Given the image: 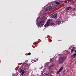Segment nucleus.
<instances>
[{"mask_svg": "<svg viewBox=\"0 0 76 76\" xmlns=\"http://www.w3.org/2000/svg\"><path fill=\"white\" fill-rule=\"evenodd\" d=\"M58 25H59L61 23V22L60 21H59L58 22Z\"/></svg>", "mask_w": 76, "mask_h": 76, "instance_id": "f3484780", "label": "nucleus"}, {"mask_svg": "<svg viewBox=\"0 0 76 76\" xmlns=\"http://www.w3.org/2000/svg\"><path fill=\"white\" fill-rule=\"evenodd\" d=\"M73 0H70V1H73Z\"/></svg>", "mask_w": 76, "mask_h": 76, "instance_id": "a878e982", "label": "nucleus"}, {"mask_svg": "<svg viewBox=\"0 0 76 76\" xmlns=\"http://www.w3.org/2000/svg\"><path fill=\"white\" fill-rule=\"evenodd\" d=\"M19 72L20 73H21L22 74V73L23 72V69H21L20 70Z\"/></svg>", "mask_w": 76, "mask_h": 76, "instance_id": "9b49d317", "label": "nucleus"}, {"mask_svg": "<svg viewBox=\"0 0 76 76\" xmlns=\"http://www.w3.org/2000/svg\"><path fill=\"white\" fill-rule=\"evenodd\" d=\"M28 56H30V55H31V53L29 52L28 53Z\"/></svg>", "mask_w": 76, "mask_h": 76, "instance_id": "a211bd4d", "label": "nucleus"}, {"mask_svg": "<svg viewBox=\"0 0 76 76\" xmlns=\"http://www.w3.org/2000/svg\"><path fill=\"white\" fill-rule=\"evenodd\" d=\"M34 62H36V60H34Z\"/></svg>", "mask_w": 76, "mask_h": 76, "instance_id": "393cba45", "label": "nucleus"}, {"mask_svg": "<svg viewBox=\"0 0 76 76\" xmlns=\"http://www.w3.org/2000/svg\"><path fill=\"white\" fill-rule=\"evenodd\" d=\"M54 23H52L50 25V26H53V25L54 26Z\"/></svg>", "mask_w": 76, "mask_h": 76, "instance_id": "dca6fc26", "label": "nucleus"}, {"mask_svg": "<svg viewBox=\"0 0 76 76\" xmlns=\"http://www.w3.org/2000/svg\"><path fill=\"white\" fill-rule=\"evenodd\" d=\"M54 60V58L51 59L50 60V62H52L53 63V60Z\"/></svg>", "mask_w": 76, "mask_h": 76, "instance_id": "2eb2a0df", "label": "nucleus"}, {"mask_svg": "<svg viewBox=\"0 0 76 76\" xmlns=\"http://www.w3.org/2000/svg\"><path fill=\"white\" fill-rule=\"evenodd\" d=\"M61 41V40H58V41Z\"/></svg>", "mask_w": 76, "mask_h": 76, "instance_id": "b1692460", "label": "nucleus"}, {"mask_svg": "<svg viewBox=\"0 0 76 76\" xmlns=\"http://www.w3.org/2000/svg\"><path fill=\"white\" fill-rule=\"evenodd\" d=\"M55 3L56 4H57V5H60V3L57 2V1H56L55 2Z\"/></svg>", "mask_w": 76, "mask_h": 76, "instance_id": "ddd939ff", "label": "nucleus"}, {"mask_svg": "<svg viewBox=\"0 0 76 76\" xmlns=\"http://www.w3.org/2000/svg\"><path fill=\"white\" fill-rule=\"evenodd\" d=\"M36 24H37V23H36Z\"/></svg>", "mask_w": 76, "mask_h": 76, "instance_id": "cd10ccee", "label": "nucleus"}, {"mask_svg": "<svg viewBox=\"0 0 76 76\" xmlns=\"http://www.w3.org/2000/svg\"><path fill=\"white\" fill-rule=\"evenodd\" d=\"M54 66V64L53 63H50V66H49V69H51L52 67H53Z\"/></svg>", "mask_w": 76, "mask_h": 76, "instance_id": "423d86ee", "label": "nucleus"}, {"mask_svg": "<svg viewBox=\"0 0 76 76\" xmlns=\"http://www.w3.org/2000/svg\"><path fill=\"white\" fill-rule=\"evenodd\" d=\"M66 59V57L64 56H62L60 57L58 63L60 64H61L64 61H65Z\"/></svg>", "mask_w": 76, "mask_h": 76, "instance_id": "f257e3e1", "label": "nucleus"}, {"mask_svg": "<svg viewBox=\"0 0 76 76\" xmlns=\"http://www.w3.org/2000/svg\"><path fill=\"white\" fill-rule=\"evenodd\" d=\"M26 70V68H25V69L23 70V72L22 73L21 75L22 76H23V75H24V73H25V71Z\"/></svg>", "mask_w": 76, "mask_h": 76, "instance_id": "1a4fd4ad", "label": "nucleus"}, {"mask_svg": "<svg viewBox=\"0 0 76 76\" xmlns=\"http://www.w3.org/2000/svg\"><path fill=\"white\" fill-rule=\"evenodd\" d=\"M60 72H61V71H60L59 70L58 71L56 72L57 75H58V74H59V73H60Z\"/></svg>", "mask_w": 76, "mask_h": 76, "instance_id": "4468645a", "label": "nucleus"}, {"mask_svg": "<svg viewBox=\"0 0 76 76\" xmlns=\"http://www.w3.org/2000/svg\"><path fill=\"white\" fill-rule=\"evenodd\" d=\"M63 72H66V69H64Z\"/></svg>", "mask_w": 76, "mask_h": 76, "instance_id": "aec40b11", "label": "nucleus"}, {"mask_svg": "<svg viewBox=\"0 0 76 76\" xmlns=\"http://www.w3.org/2000/svg\"><path fill=\"white\" fill-rule=\"evenodd\" d=\"M74 50H75V47H74L71 50V53H73V52L74 51Z\"/></svg>", "mask_w": 76, "mask_h": 76, "instance_id": "9d476101", "label": "nucleus"}, {"mask_svg": "<svg viewBox=\"0 0 76 76\" xmlns=\"http://www.w3.org/2000/svg\"><path fill=\"white\" fill-rule=\"evenodd\" d=\"M72 9V7L71 6H69L65 8V10H66V11H68V10H71Z\"/></svg>", "mask_w": 76, "mask_h": 76, "instance_id": "39448f33", "label": "nucleus"}, {"mask_svg": "<svg viewBox=\"0 0 76 76\" xmlns=\"http://www.w3.org/2000/svg\"><path fill=\"white\" fill-rule=\"evenodd\" d=\"M45 65H47V64H45Z\"/></svg>", "mask_w": 76, "mask_h": 76, "instance_id": "5701e85b", "label": "nucleus"}, {"mask_svg": "<svg viewBox=\"0 0 76 76\" xmlns=\"http://www.w3.org/2000/svg\"><path fill=\"white\" fill-rule=\"evenodd\" d=\"M51 22V20L49 19L47 21L45 24V25L44 26L45 27H47L48 26H50V22Z\"/></svg>", "mask_w": 76, "mask_h": 76, "instance_id": "7ed1b4c3", "label": "nucleus"}, {"mask_svg": "<svg viewBox=\"0 0 76 76\" xmlns=\"http://www.w3.org/2000/svg\"><path fill=\"white\" fill-rule=\"evenodd\" d=\"M52 7L51 6H48L46 8V11L50 10Z\"/></svg>", "mask_w": 76, "mask_h": 76, "instance_id": "0eeeda50", "label": "nucleus"}, {"mask_svg": "<svg viewBox=\"0 0 76 76\" xmlns=\"http://www.w3.org/2000/svg\"><path fill=\"white\" fill-rule=\"evenodd\" d=\"M74 9L75 10H76V8H74Z\"/></svg>", "mask_w": 76, "mask_h": 76, "instance_id": "4be33fe9", "label": "nucleus"}, {"mask_svg": "<svg viewBox=\"0 0 76 76\" xmlns=\"http://www.w3.org/2000/svg\"><path fill=\"white\" fill-rule=\"evenodd\" d=\"M64 68L63 67H61L59 69V70L61 71V72L63 70V69Z\"/></svg>", "mask_w": 76, "mask_h": 76, "instance_id": "f8f14e48", "label": "nucleus"}, {"mask_svg": "<svg viewBox=\"0 0 76 76\" xmlns=\"http://www.w3.org/2000/svg\"><path fill=\"white\" fill-rule=\"evenodd\" d=\"M71 57L72 58H75V57H76V53H74L73 54H72L71 56Z\"/></svg>", "mask_w": 76, "mask_h": 76, "instance_id": "6e6552de", "label": "nucleus"}, {"mask_svg": "<svg viewBox=\"0 0 76 76\" xmlns=\"http://www.w3.org/2000/svg\"><path fill=\"white\" fill-rule=\"evenodd\" d=\"M63 74L64 75H65V72L63 71Z\"/></svg>", "mask_w": 76, "mask_h": 76, "instance_id": "6ab92c4d", "label": "nucleus"}, {"mask_svg": "<svg viewBox=\"0 0 76 76\" xmlns=\"http://www.w3.org/2000/svg\"><path fill=\"white\" fill-rule=\"evenodd\" d=\"M50 41H51V39H50Z\"/></svg>", "mask_w": 76, "mask_h": 76, "instance_id": "c85d7f7f", "label": "nucleus"}, {"mask_svg": "<svg viewBox=\"0 0 76 76\" xmlns=\"http://www.w3.org/2000/svg\"><path fill=\"white\" fill-rule=\"evenodd\" d=\"M13 76H16V75H14Z\"/></svg>", "mask_w": 76, "mask_h": 76, "instance_id": "bb28decb", "label": "nucleus"}, {"mask_svg": "<svg viewBox=\"0 0 76 76\" xmlns=\"http://www.w3.org/2000/svg\"><path fill=\"white\" fill-rule=\"evenodd\" d=\"M66 1H70V0H66Z\"/></svg>", "mask_w": 76, "mask_h": 76, "instance_id": "412c9836", "label": "nucleus"}, {"mask_svg": "<svg viewBox=\"0 0 76 76\" xmlns=\"http://www.w3.org/2000/svg\"><path fill=\"white\" fill-rule=\"evenodd\" d=\"M57 14H53L51 15L50 16L51 18H54L55 19H57Z\"/></svg>", "mask_w": 76, "mask_h": 76, "instance_id": "f03ea898", "label": "nucleus"}, {"mask_svg": "<svg viewBox=\"0 0 76 76\" xmlns=\"http://www.w3.org/2000/svg\"><path fill=\"white\" fill-rule=\"evenodd\" d=\"M44 23V21L43 20L41 21L40 23H38V25L39 26H42V25H43Z\"/></svg>", "mask_w": 76, "mask_h": 76, "instance_id": "20e7f679", "label": "nucleus"}]
</instances>
